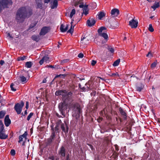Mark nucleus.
Returning <instances> with one entry per match:
<instances>
[{"mask_svg":"<svg viewBox=\"0 0 160 160\" xmlns=\"http://www.w3.org/2000/svg\"><path fill=\"white\" fill-rule=\"evenodd\" d=\"M69 100H65L63 102L60 103L58 105L59 111L63 117H65V111L67 108H71L72 110L75 111L76 109L78 113H80L81 109L78 104L72 103Z\"/></svg>","mask_w":160,"mask_h":160,"instance_id":"nucleus-1","label":"nucleus"},{"mask_svg":"<svg viewBox=\"0 0 160 160\" xmlns=\"http://www.w3.org/2000/svg\"><path fill=\"white\" fill-rule=\"evenodd\" d=\"M32 14L31 11L28 12L25 7H22L18 11L16 15V19L18 22H22L26 18L29 17Z\"/></svg>","mask_w":160,"mask_h":160,"instance_id":"nucleus-2","label":"nucleus"},{"mask_svg":"<svg viewBox=\"0 0 160 160\" xmlns=\"http://www.w3.org/2000/svg\"><path fill=\"white\" fill-rule=\"evenodd\" d=\"M72 93L71 92H67L65 90H60L56 91L55 94L57 96H62L63 100H69L70 102H72L73 101Z\"/></svg>","mask_w":160,"mask_h":160,"instance_id":"nucleus-3","label":"nucleus"},{"mask_svg":"<svg viewBox=\"0 0 160 160\" xmlns=\"http://www.w3.org/2000/svg\"><path fill=\"white\" fill-rule=\"evenodd\" d=\"M12 4L11 0H0V12L2 9L8 8Z\"/></svg>","mask_w":160,"mask_h":160,"instance_id":"nucleus-4","label":"nucleus"},{"mask_svg":"<svg viewBox=\"0 0 160 160\" xmlns=\"http://www.w3.org/2000/svg\"><path fill=\"white\" fill-rule=\"evenodd\" d=\"M24 105V103L22 101L20 103H17L15 105L14 108L18 114H20L21 113Z\"/></svg>","mask_w":160,"mask_h":160,"instance_id":"nucleus-5","label":"nucleus"},{"mask_svg":"<svg viewBox=\"0 0 160 160\" xmlns=\"http://www.w3.org/2000/svg\"><path fill=\"white\" fill-rule=\"evenodd\" d=\"M105 29V27H102L98 29V32L100 36L103 37L105 40H107L108 38V35L106 33L102 32V31Z\"/></svg>","mask_w":160,"mask_h":160,"instance_id":"nucleus-6","label":"nucleus"},{"mask_svg":"<svg viewBox=\"0 0 160 160\" xmlns=\"http://www.w3.org/2000/svg\"><path fill=\"white\" fill-rule=\"evenodd\" d=\"M138 23L137 20L133 19L129 21V25L132 28H136L138 26Z\"/></svg>","mask_w":160,"mask_h":160,"instance_id":"nucleus-7","label":"nucleus"},{"mask_svg":"<svg viewBox=\"0 0 160 160\" xmlns=\"http://www.w3.org/2000/svg\"><path fill=\"white\" fill-rule=\"evenodd\" d=\"M50 2V4L51 9H53L57 8L58 5L57 0H51Z\"/></svg>","mask_w":160,"mask_h":160,"instance_id":"nucleus-8","label":"nucleus"},{"mask_svg":"<svg viewBox=\"0 0 160 160\" xmlns=\"http://www.w3.org/2000/svg\"><path fill=\"white\" fill-rule=\"evenodd\" d=\"M96 21L93 18H90L87 21V24L88 26L91 27L93 26L95 23Z\"/></svg>","mask_w":160,"mask_h":160,"instance_id":"nucleus-9","label":"nucleus"},{"mask_svg":"<svg viewBox=\"0 0 160 160\" xmlns=\"http://www.w3.org/2000/svg\"><path fill=\"white\" fill-rule=\"evenodd\" d=\"M49 62L50 60L49 58L47 56H45L40 60L39 63L40 65H42L44 62H45L46 63H48Z\"/></svg>","mask_w":160,"mask_h":160,"instance_id":"nucleus-10","label":"nucleus"},{"mask_svg":"<svg viewBox=\"0 0 160 160\" xmlns=\"http://www.w3.org/2000/svg\"><path fill=\"white\" fill-rule=\"evenodd\" d=\"M48 28L44 27L41 29L39 34L40 35H44L48 32Z\"/></svg>","mask_w":160,"mask_h":160,"instance_id":"nucleus-11","label":"nucleus"},{"mask_svg":"<svg viewBox=\"0 0 160 160\" xmlns=\"http://www.w3.org/2000/svg\"><path fill=\"white\" fill-rule=\"evenodd\" d=\"M4 123L6 127H8L11 123V120L9 118V115H7L4 119Z\"/></svg>","mask_w":160,"mask_h":160,"instance_id":"nucleus-12","label":"nucleus"},{"mask_svg":"<svg viewBox=\"0 0 160 160\" xmlns=\"http://www.w3.org/2000/svg\"><path fill=\"white\" fill-rule=\"evenodd\" d=\"M69 25L67 24L66 26L62 24L60 27V30L62 32H66L68 29Z\"/></svg>","mask_w":160,"mask_h":160,"instance_id":"nucleus-13","label":"nucleus"},{"mask_svg":"<svg viewBox=\"0 0 160 160\" xmlns=\"http://www.w3.org/2000/svg\"><path fill=\"white\" fill-rule=\"evenodd\" d=\"M27 135V133L26 132H25L22 135H20L19 137V142H20L23 141V139L25 141L26 139V137Z\"/></svg>","mask_w":160,"mask_h":160,"instance_id":"nucleus-14","label":"nucleus"},{"mask_svg":"<svg viewBox=\"0 0 160 160\" xmlns=\"http://www.w3.org/2000/svg\"><path fill=\"white\" fill-rule=\"evenodd\" d=\"M89 39L87 37H85L82 36L81 38V41L83 44H87L88 43V42L89 41Z\"/></svg>","mask_w":160,"mask_h":160,"instance_id":"nucleus-15","label":"nucleus"},{"mask_svg":"<svg viewBox=\"0 0 160 160\" xmlns=\"http://www.w3.org/2000/svg\"><path fill=\"white\" fill-rule=\"evenodd\" d=\"M119 11L116 8L113 9L111 10V14L114 16H117L119 14Z\"/></svg>","mask_w":160,"mask_h":160,"instance_id":"nucleus-16","label":"nucleus"},{"mask_svg":"<svg viewBox=\"0 0 160 160\" xmlns=\"http://www.w3.org/2000/svg\"><path fill=\"white\" fill-rule=\"evenodd\" d=\"M61 128L63 131L65 132H67L68 131V128L67 125L66 123L65 124L63 123L61 125Z\"/></svg>","mask_w":160,"mask_h":160,"instance_id":"nucleus-17","label":"nucleus"},{"mask_svg":"<svg viewBox=\"0 0 160 160\" xmlns=\"http://www.w3.org/2000/svg\"><path fill=\"white\" fill-rule=\"evenodd\" d=\"M8 137V135L5 134L4 133L3 131L0 132V138L2 139H6Z\"/></svg>","mask_w":160,"mask_h":160,"instance_id":"nucleus-18","label":"nucleus"},{"mask_svg":"<svg viewBox=\"0 0 160 160\" xmlns=\"http://www.w3.org/2000/svg\"><path fill=\"white\" fill-rule=\"evenodd\" d=\"M59 154L62 157H64L65 155V149L64 148L62 147L60 149Z\"/></svg>","mask_w":160,"mask_h":160,"instance_id":"nucleus-19","label":"nucleus"},{"mask_svg":"<svg viewBox=\"0 0 160 160\" xmlns=\"http://www.w3.org/2000/svg\"><path fill=\"white\" fill-rule=\"evenodd\" d=\"M119 110L121 114L123 116L124 118H126L127 115L126 112L121 108H119Z\"/></svg>","mask_w":160,"mask_h":160,"instance_id":"nucleus-20","label":"nucleus"},{"mask_svg":"<svg viewBox=\"0 0 160 160\" xmlns=\"http://www.w3.org/2000/svg\"><path fill=\"white\" fill-rule=\"evenodd\" d=\"M37 8L42 9V4L41 1L36 2Z\"/></svg>","mask_w":160,"mask_h":160,"instance_id":"nucleus-21","label":"nucleus"},{"mask_svg":"<svg viewBox=\"0 0 160 160\" xmlns=\"http://www.w3.org/2000/svg\"><path fill=\"white\" fill-rule=\"evenodd\" d=\"M73 20H72V21L71 22V28L70 29H69L67 32L68 33H72L73 31V28H74V26H73L72 24L73 23Z\"/></svg>","mask_w":160,"mask_h":160,"instance_id":"nucleus-22","label":"nucleus"},{"mask_svg":"<svg viewBox=\"0 0 160 160\" xmlns=\"http://www.w3.org/2000/svg\"><path fill=\"white\" fill-rule=\"evenodd\" d=\"M159 6V3L157 2H155L154 4L151 6V8H152L154 10H155L156 8H158Z\"/></svg>","mask_w":160,"mask_h":160,"instance_id":"nucleus-23","label":"nucleus"},{"mask_svg":"<svg viewBox=\"0 0 160 160\" xmlns=\"http://www.w3.org/2000/svg\"><path fill=\"white\" fill-rule=\"evenodd\" d=\"M31 38L32 40L34 41H35L37 42H38L40 39L38 35H33L32 36Z\"/></svg>","mask_w":160,"mask_h":160,"instance_id":"nucleus-24","label":"nucleus"},{"mask_svg":"<svg viewBox=\"0 0 160 160\" xmlns=\"http://www.w3.org/2000/svg\"><path fill=\"white\" fill-rule=\"evenodd\" d=\"M105 15V13L103 12H101L98 13V18L99 19L101 20Z\"/></svg>","mask_w":160,"mask_h":160,"instance_id":"nucleus-25","label":"nucleus"},{"mask_svg":"<svg viewBox=\"0 0 160 160\" xmlns=\"http://www.w3.org/2000/svg\"><path fill=\"white\" fill-rule=\"evenodd\" d=\"M32 65V63L31 62H27L26 63L25 67L27 68H30Z\"/></svg>","mask_w":160,"mask_h":160,"instance_id":"nucleus-26","label":"nucleus"},{"mask_svg":"<svg viewBox=\"0 0 160 160\" xmlns=\"http://www.w3.org/2000/svg\"><path fill=\"white\" fill-rule=\"evenodd\" d=\"M120 62V59H119L115 61L112 64L114 67H116L118 66Z\"/></svg>","mask_w":160,"mask_h":160,"instance_id":"nucleus-27","label":"nucleus"},{"mask_svg":"<svg viewBox=\"0 0 160 160\" xmlns=\"http://www.w3.org/2000/svg\"><path fill=\"white\" fill-rule=\"evenodd\" d=\"M27 56H20L18 58L17 60L18 61H23L26 59Z\"/></svg>","mask_w":160,"mask_h":160,"instance_id":"nucleus-28","label":"nucleus"},{"mask_svg":"<svg viewBox=\"0 0 160 160\" xmlns=\"http://www.w3.org/2000/svg\"><path fill=\"white\" fill-rule=\"evenodd\" d=\"M4 125L1 120H0V132H2L4 130Z\"/></svg>","mask_w":160,"mask_h":160,"instance_id":"nucleus-29","label":"nucleus"},{"mask_svg":"<svg viewBox=\"0 0 160 160\" xmlns=\"http://www.w3.org/2000/svg\"><path fill=\"white\" fill-rule=\"evenodd\" d=\"M55 136V132H53L52 133V134L51 135V136L49 140V141L50 140V142H52V140L54 139Z\"/></svg>","mask_w":160,"mask_h":160,"instance_id":"nucleus-30","label":"nucleus"},{"mask_svg":"<svg viewBox=\"0 0 160 160\" xmlns=\"http://www.w3.org/2000/svg\"><path fill=\"white\" fill-rule=\"evenodd\" d=\"M20 81L22 82H25L27 80V79H26V77L23 76H20Z\"/></svg>","mask_w":160,"mask_h":160,"instance_id":"nucleus-31","label":"nucleus"},{"mask_svg":"<svg viewBox=\"0 0 160 160\" xmlns=\"http://www.w3.org/2000/svg\"><path fill=\"white\" fill-rule=\"evenodd\" d=\"M76 12V11L75 9H73L72 10V11L70 13V17L71 18H72L73 16L75 14Z\"/></svg>","mask_w":160,"mask_h":160,"instance_id":"nucleus-32","label":"nucleus"},{"mask_svg":"<svg viewBox=\"0 0 160 160\" xmlns=\"http://www.w3.org/2000/svg\"><path fill=\"white\" fill-rule=\"evenodd\" d=\"M157 64V61L154 62L151 64V68L153 69L154 68L156 67Z\"/></svg>","mask_w":160,"mask_h":160,"instance_id":"nucleus-33","label":"nucleus"},{"mask_svg":"<svg viewBox=\"0 0 160 160\" xmlns=\"http://www.w3.org/2000/svg\"><path fill=\"white\" fill-rule=\"evenodd\" d=\"M148 30L151 32H153L154 31V29L153 28L152 25L151 24H150L149 25Z\"/></svg>","mask_w":160,"mask_h":160,"instance_id":"nucleus-34","label":"nucleus"},{"mask_svg":"<svg viewBox=\"0 0 160 160\" xmlns=\"http://www.w3.org/2000/svg\"><path fill=\"white\" fill-rule=\"evenodd\" d=\"M5 115V113L2 111H1L0 112V119L2 118Z\"/></svg>","mask_w":160,"mask_h":160,"instance_id":"nucleus-35","label":"nucleus"},{"mask_svg":"<svg viewBox=\"0 0 160 160\" xmlns=\"http://www.w3.org/2000/svg\"><path fill=\"white\" fill-rule=\"evenodd\" d=\"M33 115V112H31L28 116L27 120L28 121H29L30 118Z\"/></svg>","mask_w":160,"mask_h":160,"instance_id":"nucleus-36","label":"nucleus"},{"mask_svg":"<svg viewBox=\"0 0 160 160\" xmlns=\"http://www.w3.org/2000/svg\"><path fill=\"white\" fill-rule=\"evenodd\" d=\"M82 0H79V1H77L75 3V6H76L79 4H82Z\"/></svg>","mask_w":160,"mask_h":160,"instance_id":"nucleus-37","label":"nucleus"},{"mask_svg":"<svg viewBox=\"0 0 160 160\" xmlns=\"http://www.w3.org/2000/svg\"><path fill=\"white\" fill-rule=\"evenodd\" d=\"M10 153L12 156L15 155L16 153L15 150L14 149H12L10 152Z\"/></svg>","mask_w":160,"mask_h":160,"instance_id":"nucleus-38","label":"nucleus"},{"mask_svg":"<svg viewBox=\"0 0 160 160\" xmlns=\"http://www.w3.org/2000/svg\"><path fill=\"white\" fill-rule=\"evenodd\" d=\"M14 86V84L13 83L11 84L10 85V88L12 91H16V89L14 88L13 87Z\"/></svg>","mask_w":160,"mask_h":160,"instance_id":"nucleus-39","label":"nucleus"},{"mask_svg":"<svg viewBox=\"0 0 160 160\" xmlns=\"http://www.w3.org/2000/svg\"><path fill=\"white\" fill-rule=\"evenodd\" d=\"M69 61V60L68 59H64L62 60L61 61V63L62 64H63L64 63L68 62Z\"/></svg>","mask_w":160,"mask_h":160,"instance_id":"nucleus-40","label":"nucleus"},{"mask_svg":"<svg viewBox=\"0 0 160 160\" xmlns=\"http://www.w3.org/2000/svg\"><path fill=\"white\" fill-rule=\"evenodd\" d=\"M108 50L112 53H113L114 52V49L112 47H109L108 48Z\"/></svg>","mask_w":160,"mask_h":160,"instance_id":"nucleus-41","label":"nucleus"},{"mask_svg":"<svg viewBox=\"0 0 160 160\" xmlns=\"http://www.w3.org/2000/svg\"><path fill=\"white\" fill-rule=\"evenodd\" d=\"M142 88H143L142 87H137L136 88L137 90L139 92H140L141 91Z\"/></svg>","mask_w":160,"mask_h":160,"instance_id":"nucleus-42","label":"nucleus"},{"mask_svg":"<svg viewBox=\"0 0 160 160\" xmlns=\"http://www.w3.org/2000/svg\"><path fill=\"white\" fill-rule=\"evenodd\" d=\"M88 5H85L84 6L83 8V11L84 10H88Z\"/></svg>","mask_w":160,"mask_h":160,"instance_id":"nucleus-43","label":"nucleus"},{"mask_svg":"<svg viewBox=\"0 0 160 160\" xmlns=\"http://www.w3.org/2000/svg\"><path fill=\"white\" fill-rule=\"evenodd\" d=\"M83 56H84L83 54L82 53H79L78 55V57L79 58H83Z\"/></svg>","mask_w":160,"mask_h":160,"instance_id":"nucleus-44","label":"nucleus"},{"mask_svg":"<svg viewBox=\"0 0 160 160\" xmlns=\"http://www.w3.org/2000/svg\"><path fill=\"white\" fill-rule=\"evenodd\" d=\"M96 62H97L96 61L93 60L92 61L91 65L92 66H94L96 63Z\"/></svg>","mask_w":160,"mask_h":160,"instance_id":"nucleus-45","label":"nucleus"},{"mask_svg":"<svg viewBox=\"0 0 160 160\" xmlns=\"http://www.w3.org/2000/svg\"><path fill=\"white\" fill-rule=\"evenodd\" d=\"M111 76H118V77H119V75L117 72H116V73L112 74V75H111Z\"/></svg>","mask_w":160,"mask_h":160,"instance_id":"nucleus-46","label":"nucleus"},{"mask_svg":"<svg viewBox=\"0 0 160 160\" xmlns=\"http://www.w3.org/2000/svg\"><path fill=\"white\" fill-rule=\"evenodd\" d=\"M88 10H84L83 11V13L85 15H87L88 13Z\"/></svg>","mask_w":160,"mask_h":160,"instance_id":"nucleus-47","label":"nucleus"},{"mask_svg":"<svg viewBox=\"0 0 160 160\" xmlns=\"http://www.w3.org/2000/svg\"><path fill=\"white\" fill-rule=\"evenodd\" d=\"M152 56V54L150 52H149L148 54H147V57H151Z\"/></svg>","mask_w":160,"mask_h":160,"instance_id":"nucleus-48","label":"nucleus"},{"mask_svg":"<svg viewBox=\"0 0 160 160\" xmlns=\"http://www.w3.org/2000/svg\"><path fill=\"white\" fill-rule=\"evenodd\" d=\"M29 107V103L28 102H26V108H27V109H28Z\"/></svg>","mask_w":160,"mask_h":160,"instance_id":"nucleus-49","label":"nucleus"},{"mask_svg":"<svg viewBox=\"0 0 160 160\" xmlns=\"http://www.w3.org/2000/svg\"><path fill=\"white\" fill-rule=\"evenodd\" d=\"M55 130L56 131V132H58V126L56 125L55 128Z\"/></svg>","mask_w":160,"mask_h":160,"instance_id":"nucleus-50","label":"nucleus"},{"mask_svg":"<svg viewBox=\"0 0 160 160\" xmlns=\"http://www.w3.org/2000/svg\"><path fill=\"white\" fill-rule=\"evenodd\" d=\"M4 63V61L1 60L0 61V64L1 65H2Z\"/></svg>","mask_w":160,"mask_h":160,"instance_id":"nucleus-51","label":"nucleus"},{"mask_svg":"<svg viewBox=\"0 0 160 160\" xmlns=\"http://www.w3.org/2000/svg\"><path fill=\"white\" fill-rule=\"evenodd\" d=\"M51 0H44V2L45 3H48L50 2Z\"/></svg>","mask_w":160,"mask_h":160,"instance_id":"nucleus-52","label":"nucleus"},{"mask_svg":"<svg viewBox=\"0 0 160 160\" xmlns=\"http://www.w3.org/2000/svg\"><path fill=\"white\" fill-rule=\"evenodd\" d=\"M82 4H81L80 5H79V7L80 8H83V7H84V5L83 4V3H82Z\"/></svg>","mask_w":160,"mask_h":160,"instance_id":"nucleus-53","label":"nucleus"},{"mask_svg":"<svg viewBox=\"0 0 160 160\" xmlns=\"http://www.w3.org/2000/svg\"><path fill=\"white\" fill-rule=\"evenodd\" d=\"M102 120V118H100L98 119L97 120L98 122H100Z\"/></svg>","mask_w":160,"mask_h":160,"instance_id":"nucleus-54","label":"nucleus"},{"mask_svg":"<svg viewBox=\"0 0 160 160\" xmlns=\"http://www.w3.org/2000/svg\"><path fill=\"white\" fill-rule=\"evenodd\" d=\"M2 101V98L0 95V102H1Z\"/></svg>","mask_w":160,"mask_h":160,"instance_id":"nucleus-55","label":"nucleus"},{"mask_svg":"<svg viewBox=\"0 0 160 160\" xmlns=\"http://www.w3.org/2000/svg\"><path fill=\"white\" fill-rule=\"evenodd\" d=\"M46 79H44L43 81H42V82L43 83H46Z\"/></svg>","mask_w":160,"mask_h":160,"instance_id":"nucleus-56","label":"nucleus"},{"mask_svg":"<svg viewBox=\"0 0 160 160\" xmlns=\"http://www.w3.org/2000/svg\"><path fill=\"white\" fill-rule=\"evenodd\" d=\"M8 36L10 37V38H12V36H11V35H10V34L9 33H8Z\"/></svg>","mask_w":160,"mask_h":160,"instance_id":"nucleus-57","label":"nucleus"},{"mask_svg":"<svg viewBox=\"0 0 160 160\" xmlns=\"http://www.w3.org/2000/svg\"><path fill=\"white\" fill-rule=\"evenodd\" d=\"M48 67H50L51 68H53V66L52 65H49L48 66Z\"/></svg>","mask_w":160,"mask_h":160,"instance_id":"nucleus-58","label":"nucleus"},{"mask_svg":"<svg viewBox=\"0 0 160 160\" xmlns=\"http://www.w3.org/2000/svg\"><path fill=\"white\" fill-rule=\"evenodd\" d=\"M158 122L160 124V119H158Z\"/></svg>","mask_w":160,"mask_h":160,"instance_id":"nucleus-59","label":"nucleus"},{"mask_svg":"<svg viewBox=\"0 0 160 160\" xmlns=\"http://www.w3.org/2000/svg\"><path fill=\"white\" fill-rule=\"evenodd\" d=\"M27 110H25V112H24V114H27Z\"/></svg>","mask_w":160,"mask_h":160,"instance_id":"nucleus-60","label":"nucleus"},{"mask_svg":"<svg viewBox=\"0 0 160 160\" xmlns=\"http://www.w3.org/2000/svg\"><path fill=\"white\" fill-rule=\"evenodd\" d=\"M22 145V146H24L25 145V141H24V142H23Z\"/></svg>","mask_w":160,"mask_h":160,"instance_id":"nucleus-61","label":"nucleus"},{"mask_svg":"<svg viewBox=\"0 0 160 160\" xmlns=\"http://www.w3.org/2000/svg\"><path fill=\"white\" fill-rule=\"evenodd\" d=\"M149 2H151L152 1V0H147Z\"/></svg>","mask_w":160,"mask_h":160,"instance_id":"nucleus-62","label":"nucleus"},{"mask_svg":"<svg viewBox=\"0 0 160 160\" xmlns=\"http://www.w3.org/2000/svg\"><path fill=\"white\" fill-rule=\"evenodd\" d=\"M128 160H132V158H128Z\"/></svg>","mask_w":160,"mask_h":160,"instance_id":"nucleus-63","label":"nucleus"},{"mask_svg":"<svg viewBox=\"0 0 160 160\" xmlns=\"http://www.w3.org/2000/svg\"><path fill=\"white\" fill-rule=\"evenodd\" d=\"M153 16H151L150 17V18L151 19H152L153 18Z\"/></svg>","mask_w":160,"mask_h":160,"instance_id":"nucleus-64","label":"nucleus"}]
</instances>
